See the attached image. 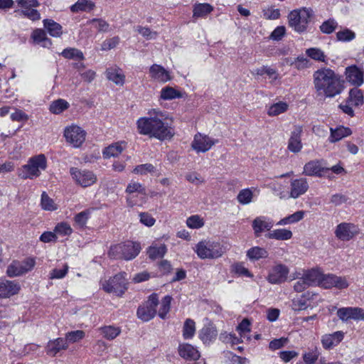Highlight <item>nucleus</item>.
<instances>
[{
	"label": "nucleus",
	"mask_w": 364,
	"mask_h": 364,
	"mask_svg": "<svg viewBox=\"0 0 364 364\" xmlns=\"http://www.w3.org/2000/svg\"><path fill=\"white\" fill-rule=\"evenodd\" d=\"M148 114L149 117H141L136 122L139 134L159 140L171 139L173 132L171 127L164 122L166 119V114L156 109L149 111Z\"/></svg>",
	"instance_id": "nucleus-1"
},
{
	"label": "nucleus",
	"mask_w": 364,
	"mask_h": 364,
	"mask_svg": "<svg viewBox=\"0 0 364 364\" xmlns=\"http://www.w3.org/2000/svg\"><path fill=\"white\" fill-rule=\"evenodd\" d=\"M314 85L317 93L326 97H333L343 90V82L333 70L323 68L314 73Z\"/></svg>",
	"instance_id": "nucleus-2"
},
{
	"label": "nucleus",
	"mask_w": 364,
	"mask_h": 364,
	"mask_svg": "<svg viewBox=\"0 0 364 364\" xmlns=\"http://www.w3.org/2000/svg\"><path fill=\"white\" fill-rule=\"evenodd\" d=\"M47 160L43 154H38L31 157L27 164L22 166L18 171V176L22 179H33L41 174V171L46 170Z\"/></svg>",
	"instance_id": "nucleus-3"
},
{
	"label": "nucleus",
	"mask_w": 364,
	"mask_h": 364,
	"mask_svg": "<svg viewBox=\"0 0 364 364\" xmlns=\"http://www.w3.org/2000/svg\"><path fill=\"white\" fill-rule=\"evenodd\" d=\"M313 14V10L310 8L293 10L288 15L289 26L297 33L305 32Z\"/></svg>",
	"instance_id": "nucleus-4"
},
{
	"label": "nucleus",
	"mask_w": 364,
	"mask_h": 364,
	"mask_svg": "<svg viewBox=\"0 0 364 364\" xmlns=\"http://www.w3.org/2000/svg\"><path fill=\"white\" fill-rule=\"evenodd\" d=\"M227 250L226 247L218 242L203 240L196 246V252L200 259H217Z\"/></svg>",
	"instance_id": "nucleus-5"
},
{
	"label": "nucleus",
	"mask_w": 364,
	"mask_h": 364,
	"mask_svg": "<svg viewBox=\"0 0 364 364\" xmlns=\"http://www.w3.org/2000/svg\"><path fill=\"white\" fill-rule=\"evenodd\" d=\"M141 247L137 242L127 241L111 247L109 255L114 259L131 260L140 252Z\"/></svg>",
	"instance_id": "nucleus-6"
},
{
	"label": "nucleus",
	"mask_w": 364,
	"mask_h": 364,
	"mask_svg": "<svg viewBox=\"0 0 364 364\" xmlns=\"http://www.w3.org/2000/svg\"><path fill=\"white\" fill-rule=\"evenodd\" d=\"M126 276L127 274L123 272L117 274L108 279H101L100 286L105 291L121 296L127 289Z\"/></svg>",
	"instance_id": "nucleus-7"
},
{
	"label": "nucleus",
	"mask_w": 364,
	"mask_h": 364,
	"mask_svg": "<svg viewBox=\"0 0 364 364\" xmlns=\"http://www.w3.org/2000/svg\"><path fill=\"white\" fill-rule=\"evenodd\" d=\"M36 264L33 258H26L24 260H14L6 269V274L9 277H20L31 271Z\"/></svg>",
	"instance_id": "nucleus-8"
},
{
	"label": "nucleus",
	"mask_w": 364,
	"mask_h": 364,
	"mask_svg": "<svg viewBox=\"0 0 364 364\" xmlns=\"http://www.w3.org/2000/svg\"><path fill=\"white\" fill-rule=\"evenodd\" d=\"M63 136L67 143L74 148H78L85 141L86 132L80 127L72 124L65 128Z\"/></svg>",
	"instance_id": "nucleus-9"
},
{
	"label": "nucleus",
	"mask_w": 364,
	"mask_h": 364,
	"mask_svg": "<svg viewBox=\"0 0 364 364\" xmlns=\"http://www.w3.org/2000/svg\"><path fill=\"white\" fill-rule=\"evenodd\" d=\"M159 304L157 294H152L149 299L137 310L138 317L144 321H149L154 317L156 314V306Z\"/></svg>",
	"instance_id": "nucleus-10"
},
{
	"label": "nucleus",
	"mask_w": 364,
	"mask_h": 364,
	"mask_svg": "<svg viewBox=\"0 0 364 364\" xmlns=\"http://www.w3.org/2000/svg\"><path fill=\"white\" fill-rule=\"evenodd\" d=\"M360 232L358 225L351 223L338 224L334 231L335 236L341 241L348 242L353 240Z\"/></svg>",
	"instance_id": "nucleus-11"
},
{
	"label": "nucleus",
	"mask_w": 364,
	"mask_h": 364,
	"mask_svg": "<svg viewBox=\"0 0 364 364\" xmlns=\"http://www.w3.org/2000/svg\"><path fill=\"white\" fill-rule=\"evenodd\" d=\"M70 173L75 183L84 188L93 185L97 181L96 176L88 170L73 167L70 169Z\"/></svg>",
	"instance_id": "nucleus-12"
},
{
	"label": "nucleus",
	"mask_w": 364,
	"mask_h": 364,
	"mask_svg": "<svg viewBox=\"0 0 364 364\" xmlns=\"http://www.w3.org/2000/svg\"><path fill=\"white\" fill-rule=\"evenodd\" d=\"M218 141L201 133H197L191 142V148L196 153H205L209 151Z\"/></svg>",
	"instance_id": "nucleus-13"
},
{
	"label": "nucleus",
	"mask_w": 364,
	"mask_h": 364,
	"mask_svg": "<svg viewBox=\"0 0 364 364\" xmlns=\"http://www.w3.org/2000/svg\"><path fill=\"white\" fill-rule=\"evenodd\" d=\"M289 273V268L282 264H277L269 270L267 280L272 284H279L284 282Z\"/></svg>",
	"instance_id": "nucleus-14"
},
{
	"label": "nucleus",
	"mask_w": 364,
	"mask_h": 364,
	"mask_svg": "<svg viewBox=\"0 0 364 364\" xmlns=\"http://www.w3.org/2000/svg\"><path fill=\"white\" fill-rule=\"evenodd\" d=\"M337 316L343 322L350 319L364 320V309L360 307H342L338 309Z\"/></svg>",
	"instance_id": "nucleus-15"
},
{
	"label": "nucleus",
	"mask_w": 364,
	"mask_h": 364,
	"mask_svg": "<svg viewBox=\"0 0 364 364\" xmlns=\"http://www.w3.org/2000/svg\"><path fill=\"white\" fill-rule=\"evenodd\" d=\"M274 226L273 220L264 215L256 217L252 223V228L255 237H259L266 231L268 232Z\"/></svg>",
	"instance_id": "nucleus-16"
},
{
	"label": "nucleus",
	"mask_w": 364,
	"mask_h": 364,
	"mask_svg": "<svg viewBox=\"0 0 364 364\" xmlns=\"http://www.w3.org/2000/svg\"><path fill=\"white\" fill-rule=\"evenodd\" d=\"M309 187L308 181L305 178L292 179L290 182L287 198L294 199L298 198L306 193Z\"/></svg>",
	"instance_id": "nucleus-17"
},
{
	"label": "nucleus",
	"mask_w": 364,
	"mask_h": 364,
	"mask_svg": "<svg viewBox=\"0 0 364 364\" xmlns=\"http://www.w3.org/2000/svg\"><path fill=\"white\" fill-rule=\"evenodd\" d=\"M21 290V285L16 281L0 278V299L9 298L17 294Z\"/></svg>",
	"instance_id": "nucleus-18"
},
{
	"label": "nucleus",
	"mask_w": 364,
	"mask_h": 364,
	"mask_svg": "<svg viewBox=\"0 0 364 364\" xmlns=\"http://www.w3.org/2000/svg\"><path fill=\"white\" fill-rule=\"evenodd\" d=\"M303 128L301 126L296 125L291 132L288 141V149L293 153H299L301 151L303 144L301 143V134Z\"/></svg>",
	"instance_id": "nucleus-19"
},
{
	"label": "nucleus",
	"mask_w": 364,
	"mask_h": 364,
	"mask_svg": "<svg viewBox=\"0 0 364 364\" xmlns=\"http://www.w3.org/2000/svg\"><path fill=\"white\" fill-rule=\"evenodd\" d=\"M328 171V168L323 166L322 161L311 160L304 165L303 174L307 176L321 177Z\"/></svg>",
	"instance_id": "nucleus-20"
},
{
	"label": "nucleus",
	"mask_w": 364,
	"mask_h": 364,
	"mask_svg": "<svg viewBox=\"0 0 364 364\" xmlns=\"http://www.w3.org/2000/svg\"><path fill=\"white\" fill-rule=\"evenodd\" d=\"M346 80L351 85L360 86L364 82V70L356 65H350L346 68Z\"/></svg>",
	"instance_id": "nucleus-21"
},
{
	"label": "nucleus",
	"mask_w": 364,
	"mask_h": 364,
	"mask_svg": "<svg viewBox=\"0 0 364 364\" xmlns=\"http://www.w3.org/2000/svg\"><path fill=\"white\" fill-rule=\"evenodd\" d=\"M149 76L152 80L162 83L171 80L170 73L158 64H154L149 68Z\"/></svg>",
	"instance_id": "nucleus-22"
},
{
	"label": "nucleus",
	"mask_w": 364,
	"mask_h": 364,
	"mask_svg": "<svg viewBox=\"0 0 364 364\" xmlns=\"http://www.w3.org/2000/svg\"><path fill=\"white\" fill-rule=\"evenodd\" d=\"M344 333L342 331H336L333 333L325 334L321 337L323 347L329 350L338 345L343 339Z\"/></svg>",
	"instance_id": "nucleus-23"
},
{
	"label": "nucleus",
	"mask_w": 364,
	"mask_h": 364,
	"mask_svg": "<svg viewBox=\"0 0 364 364\" xmlns=\"http://www.w3.org/2000/svg\"><path fill=\"white\" fill-rule=\"evenodd\" d=\"M178 353L182 358L191 360H197L200 357V353L198 349L188 343L180 344Z\"/></svg>",
	"instance_id": "nucleus-24"
},
{
	"label": "nucleus",
	"mask_w": 364,
	"mask_h": 364,
	"mask_svg": "<svg viewBox=\"0 0 364 364\" xmlns=\"http://www.w3.org/2000/svg\"><path fill=\"white\" fill-rule=\"evenodd\" d=\"M68 348V344L65 338H58L48 341L46 346V353L51 356H55L60 350H65Z\"/></svg>",
	"instance_id": "nucleus-25"
},
{
	"label": "nucleus",
	"mask_w": 364,
	"mask_h": 364,
	"mask_svg": "<svg viewBox=\"0 0 364 364\" xmlns=\"http://www.w3.org/2000/svg\"><path fill=\"white\" fill-rule=\"evenodd\" d=\"M31 38L34 43L40 45L43 48H48L52 46V41L47 37L46 31L41 28L33 30Z\"/></svg>",
	"instance_id": "nucleus-26"
},
{
	"label": "nucleus",
	"mask_w": 364,
	"mask_h": 364,
	"mask_svg": "<svg viewBox=\"0 0 364 364\" xmlns=\"http://www.w3.org/2000/svg\"><path fill=\"white\" fill-rule=\"evenodd\" d=\"M314 294L309 291L298 296L292 299L291 309L299 311L307 309L309 306L308 301L312 299Z\"/></svg>",
	"instance_id": "nucleus-27"
},
{
	"label": "nucleus",
	"mask_w": 364,
	"mask_h": 364,
	"mask_svg": "<svg viewBox=\"0 0 364 364\" xmlns=\"http://www.w3.org/2000/svg\"><path fill=\"white\" fill-rule=\"evenodd\" d=\"M217 336L218 331L212 325L204 326L199 332V338L205 345L212 343L216 339Z\"/></svg>",
	"instance_id": "nucleus-28"
},
{
	"label": "nucleus",
	"mask_w": 364,
	"mask_h": 364,
	"mask_svg": "<svg viewBox=\"0 0 364 364\" xmlns=\"http://www.w3.org/2000/svg\"><path fill=\"white\" fill-rule=\"evenodd\" d=\"M214 7L208 3H196L193 6V17L195 18H206L213 11Z\"/></svg>",
	"instance_id": "nucleus-29"
},
{
	"label": "nucleus",
	"mask_w": 364,
	"mask_h": 364,
	"mask_svg": "<svg viewBox=\"0 0 364 364\" xmlns=\"http://www.w3.org/2000/svg\"><path fill=\"white\" fill-rule=\"evenodd\" d=\"M43 26L48 34L53 38H60L63 33L62 26L53 19H44Z\"/></svg>",
	"instance_id": "nucleus-30"
},
{
	"label": "nucleus",
	"mask_w": 364,
	"mask_h": 364,
	"mask_svg": "<svg viewBox=\"0 0 364 364\" xmlns=\"http://www.w3.org/2000/svg\"><path fill=\"white\" fill-rule=\"evenodd\" d=\"M322 275L323 274L318 268H314L305 271L302 277L310 286H319Z\"/></svg>",
	"instance_id": "nucleus-31"
},
{
	"label": "nucleus",
	"mask_w": 364,
	"mask_h": 364,
	"mask_svg": "<svg viewBox=\"0 0 364 364\" xmlns=\"http://www.w3.org/2000/svg\"><path fill=\"white\" fill-rule=\"evenodd\" d=\"M255 192L259 193V191L255 188L242 189L237 196V202L243 205L251 203L254 200Z\"/></svg>",
	"instance_id": "nucleus-32"
},
{
	"label": "nucleus",
	"mask_w": 364,
	"mask_h": 364,
	"mask_svg": "<svg viewBox=\"0 0 364 364\" xmlns=\"http://www.w3.org/2000/svg\"><path fill=\"white\" fill-rule=\"evenodd\" d=\"M126 146L127 143L125 141H119L112 144L105 149L103 156L107 159L117 157L123 151Z\"/></svg>",
	"instance_id": "nucleus-33"
},
{
	"label": "nucleus",
	"mask_w": 364,
	"mask_h": 364,
	"mask_svg": "<svg viewBox=\"0 0 364 364\" xmlns=\"http://www.w3.org/2000/svg\"><path fill=\"white\" fill-rule=\"evenodd\" d=\"M95 7V4L92 0H77L70 6L73 13L90 12Z\"/></svg>",
	"instance_id": "nucleus-34"
},
{
	"label": "nucleus",
	"mask_w": 364,
	"mask_h": 364,
	"mask_svg": "<svg viewBox=\"0 0 364 364\" xmlns=\"http://www.w3.org/2000/svg\"><path fill=\"white\" fill-rule=\"evenodd\" d=\"M293 236V233L290 230L280 228L269 231L265 235V237L270 240H288Z\"/></svg>",
	"instance_id": "nucleus-35"
},
{
	"label": "nucleus",
	"mask_w": 364,
	"mask_h": 364,
	"mask_svg": "<svg viewBox=\"0 0 364 364\" xmlns=\"http://www.w3.org/2000/svg\"><path fill=\"white\" fill-rule=\"evenodd\" d=\"M246 256L250 261H256L268 257L269 253L265 248L255 246L247 251Z\"/></svg>",
	"instance_id": "nucleus-36"
},
{
	"label": "nucleus",
	"mask_w": 364,
	"mask_h": 364,
	"mask_svg": "<svg viewBox=\"0 0 364 364\" xmlns=\"http://www.w3.org/2000/svg\"><path fill=\"white\" fill-rule=\"evenodd\" d=\"M346 100H348V103L353 105L355 107L362 105L364 102V96L362 90L358 88L351 89Z\"/></svg>",
	"instance_id": "nucleus-37"
},
{
	"label": "nucleus",
	"mask_w": 364,
	"mask_h": 364,
	"mask_svg": "<svg viewBox=\"0 0 364 364\" xmlns=\"http://www.w3.org/2000/svg\"><path fill=\"white\" fill-rule=\"evenodd\" d=\"M167 252V248L166 245L160 244L156 245L154 244L150 246L147 250V254L149 257L152 259L162 258Z\"/></svg>",
	"instance_id": "nucleus-38"
},
{
	"label": "nucleus",
	"mask_w": 364,
	"mask_h": 364,
	"mask_svg": "<svg viewBox=\"0 0 364 364\" xmlns=\"http://www.w3.org/2000/svg\"><path fill=\"white\" fill-rule=\"evenodd\" d=\"M351 133L352 132L349 128L344 127H339L336 129H331V136L328 140L330 142L334 143L350 135Z\"/></svg>",
	"instance_id": "nucleus-39"
},
{
	"label": "nucleus",
	"mask_w": 364,
	"mask_h": 364,
	"mask_svg": "<svg viewBox=\"0 0 364 364\" xmlns=\"http://www.w3.org/2000/svg\"><path fill=\"white\" fill-rule=\"evenodd\" d=\"M70 104L65 100L58 99L53 101L49 106V111L54 114H60L68 109Z\"/></svg>",
	"instance_id": "nucleus-40"
},
{
	"label": "nucleus",
	"mask_w": 364,
	"mask_h": 364,
	"mask_svg": "<svg viewBox=\"0 0 364 364\" xmlns=\"http://www.w3.org/2000/svg\"><path fill=\"white\" fill-rule=\"evenodd\" d=\"M107 78L117 85H122L124 83V75L122 71L116 68H111L107 70Z\"/></svg>",
	"instance_id": "nucleus-41"
},
{
	"label": "nucleus",
	"mask_w": 364,
	"mask_h": 364,
	"mask_svg": "<svg viewBox=\"0 0 364 364\" xmlns=\"http://www.w3.org/2000/svg\"><path fill=\"white\" fill-rule=\"evenodd\" d=\"M99 331L105 338L113 340L120 334L121 328L114 326H105L100 328Z\"/></svg>",
	"instance_id": "nucleus-42"
},
{
	"label": "nucleus",
	"mask_w": 364,
	"mask_h": 364,
	"mask_svg": "<svg viewBox=\"0 0 364 364\" xmlns=\"http://www.w3.org/2000/svg\"><path fill=\"white\" fill-rule=\"evenodd\" d=\"M127 195L137 194L141 195L142 196H146L145 187L139 182L131 181L125 189Z\"/></svg>",
	"instance_id": "nucleus-43"
},
{
	"label": "nucleus",
	"mask_w": 364,
	"mask_h": 364,
	"mask_svg": "<svg viewBox=\"0 0 364 364\" xmlns=\"http://www.w3.org/2000/svg\"><path fill=\"white\" fill-rule=\"evenodd\" d=\"M60 55L63 58L70 60H82L85 58L83 53L75 48H66L60 53Z\"/></svg>",
	"instance_id": "nucleus-44"
},
{
	"label": "nucleus",
	"mask_w": 364,
	"mask_h": 364,
	"mask_svg": "<svg viewBox=\"0 0 364 364\" xmlns=\"http://www.w3.org/2000/svg\"><path fill=\"white\" fill-rule=\"evenodd\" d=\"M304 215L305 213L303 210L296 211L294 213L281 219L277 225L282 226L297 223L304 218Z\"/></svg>",
	"instance_id": "nucleus-45"
},
{
	"label": "nucleus",
	"mask_w": 364,
	"mask_h": 364,
	"mask_svg": "<svg viewBox=\"0 0 364 364\" xmlns=\"http://www.w3.org/2000/svg\"><path fill=\"white\" fill-rule=\"evenodd\" d=\"M181 97H182L181 92L172 87L166 86L161 90V98L164 100H171Z\"/></svg>",
	"instance_id": "nucleus-46"
},
{
	"label": "nucleus",
	"mask_w": 364,
	"mask_h": 364,
	"mask_svg": "<svg viewBox=\"0 0 364 364\" xmlns=\"http://www.w3.org/2000/svg\"><path fill=\"white\" fill-rule=\"evenodd\" d=\"M41 205L44 210L47 211H54L58 208V204L46 192L41 194Z\"/></svg>",
	"instance_id": "nucleus-47"
},
{
	"label": "nucleus",
	"mask_w": 364,
	"mask_h": 364,
	"mask_svg": "<svg viewBox=\"0 0 364 364\" xmlns=\"http://www.w3.org/2000/svg\"><path fill=\"white\" fill-rule=\"evenodd\" d=\"M196 332L195 321L191 318H187L183 324V336L185 339H190L193 337Z\"/></svg>",
	"instance_id": "nucleus-48"
},
{
	"label": "nucleus",
	"mask_w": 364,
	"mask_h": 364,
	"mask_svg": "<svg viewBox=\"0 0 364 364\" xmlns=\"http://www.w3.org/2000/svg\"><path fill=\"white\" fill-rule=\"evenodd\" d=\"M305 53L308 57L316 61L325 63L326 60L324 53L318 48H308Z\"/></svg>",
	"instance_id": "nucleus-49"
},
{
	"label": "nucleus",
	"mask_w": 364,
	"mask_h": 364,
	"mask_svg": "<svg viewBox=\"0 0 364 364\" xmlns=\"http://www.w3.org/2000/svg\"><path fill=\"white\" fill-rule=\"evenodd\" d=\"M288 107L287 103L284 102L274 103L269 107L267 114L269 116H277L285 112Z\"/></svg>",
	"instance_id": "nucleus-50"
},
{
	"label": "nucleus",
	"mask_w": 364,
	"mask_h": 364,
	"mask_svg": "<svg viewBox=\"0 0 364 364\" xmlns=\"http://www.w3.org/2000/svg\"><path fill=\"white\" fill-rule=\"evenodd\" d=\"M336 38L338 41L349 42L355 38V33L348 28H343L336 33Z\"/></svg>",
	"instance_id": "nucleus-51"
},
{
	"label": "nucleus",
	"mask_w": 364,
	"mask_h": 364,
	"mask_svg": "<svg viewBox=\"0 0 364 364\" xmlns=\"http://www.w3.org/2000/svg\"><path fill=\"white\" fill-rule=\"evenodd\" d=\"M250 323L248 319H243L237 327L241 339L250 340V337L247 335L250 332Z\"/></svg>",
	"instance_id": "nucleus-52"
},
{
	"label": "nucleus",
	"mask_w": 364,
	"mask_h": 364,
	"mask_svg": "<svg viewBox=\"0 0 364 364\" xmlns=\"http://www.w3.org/2000/svg\"><path fill=\"white\" fill-rule=\"evenodd\" d=\"M204 220L198 215L188 217L186 220V225L191 229H199L204 225Z\"/></svg>",
	"instance_id": "nucleus-53"
},
{
	"label": "nucleus",
	"mask_w": 364,
	"mask_h": 364,
	"mask_svg": "<svg viewBox=\"0 0 364 364\" xmlns=\"http://www.w3.org/2000/svg\"><path fill=\"white\" fill-rule=\"evenodd\" d=\"M54 232L56 235L68 236L73 232V229L68 223L61 222L55 225Z\"/></svg>",
	"instance_id": "nucleus-54"
},
{
	"label": "nucleus",
	"mask_w": 364,
	"mask_h": 364,
	"mask_svg": "<svg viewBox=\"0 0 364 364\" xmlns=\"http://www.w3.org/2000/svg\"><path fill=\"white\" fill-rule=\"evenodd\" d=\"M87 23L92 25L99 32H107L109 28V23L102 18H93L88 21Z\"/></svg>",
	"instance_id": "nucleus-55"
},
{
	"label": "nucleus",
	"mask_w": 364,
	"mask_h": 364,
	"mask_svg": "<svg viewBox=\"0 0 364 364\" xmlns=\"http://www.w3.org/2000/svg\"><path fill=\"white\" fill-rule=\"evenodd\" d=\"M172 298L170 296H166L161 302L160 309L159 310V316L161 318H165L168 313L171 307Z\"/></svg>",
	"instance_id": "nucleus-56"
},
{
	"label": "nucleus",
	"mask_w": 364,
	"mask_h": 364,
	"mask_svg": "<svg viewBox=\"0 0 364 364\" xmlns=\"http://www.w3.org/2000/svg\"><path fill=\"white\" fill-rule=\"evenodd\" d=\"M134 30L137 31L139 34H141L146 40H153L156 38V37L158 36L157 32L151 31L148 27L137 26L134 28Z\"/></svg>",
	"instance_id": "nucleus-57"
},
{
	"label": "nucleus",
	"mask_w": 364,
	"mask_h": 364,
	"mask_svg": "<svg viewBox=\"0 0 364 364\" xmlns=\"http://www.w3.org/2000/svg\"><path fill=\"white\" fill-rule=\"evenodd\" d=\"M219 339L223 343H230L232 346L236 345L241 341V338H237L235 334L228 333L226 331L223 332L219 336Z\"/></svg>",
	"instance_id": "nucleus-58"
},
{
	"label": "nucleus",
	"mask_w": 364,
	"mask_h": 364,
	"mask_svg": "<svg viewBox=\"0 0 364 364\" xmlns=\"http://www.w3.org/2000/svg\"><path fill=\"white\" fill-rule=\"evenodd\" d=\"M320 355L319 350L315 347L309 352L305 353L303 355V360L306 364H315Z\"/></svg>",
	"instance_id": "nucleus-59"
},
{
	"label": "nucleus",
	"mask_w": 364,
	"mask_h": 364,
	"mask_svg": "<svg viewBox=\"0 0 364 364\" xmlns=\"http://www.w3.org/2000/svg\"><path fill=\"white\" fill-rule=\"evenodd\" d=\"M91 214V210L87 209L83 210L79 213H77L75 218L74 220L75 223L80 228L85 226L88 219L90 218Z\"/></svg>",
	"instance_id": "nucleus-60"
},
{
	"label": "nucleus",
	"mask_w": 364,
	"mask_h": 364,
	"mask_svg": "<svg viewBox=\"0 0 364 364\" xmlns=\"http://www.w3.org/2000/svg\"><path fill=\"white\" fill-rule=\"evenodd\" d=\"M85 332L81 330H77L68 332L65 334V340L69 343H76L85 337Z\"/></svg>",
	"instance_id": "nucleus-61"
},
{
	"label": "nucleus",
	"mask_w": 364,
	"mask_h": 364,
	"mask_svg": "<svg viewBox=\"0 0 364 364\" xmlns=\"http://www.w3.org/2000/svg\"><path fill=\"white\" fill-rule=\"evenodd\" d=\"M263 17L267 20H275L279 18L280 11L278 9L269 6L263 9L262 10Z\"/></svg>",
	"instance_id": "nucleus-62"
},
{
	"label": "nucleus",
	"mask_w": 364,
	"mask_h": 364,
	"mask_svg": "<svg viewBox=\"0 0 364 364\" xmlns=\"http://www.w3.org/2000/svg\"><path fill=\"white\" fill-rule=\"evenodd\" d=\"M233 271L239 276L252 278L253 274L246 268L243 263L238 262L232 266Z\"/></svg>",
	"instance_id": "nucleus-63"
},
{
	"label": "nucleus",
	"mask_w": 364,
	"mask_h": 364,
	"mask_svg": "<svg viewBox=\"0 0 364 364\" xmlns=\"http://www.w3.org/2000/svg\"><path fill=\"white\" fill-rule=\"evenodd\" d=\"M338 26L337 22L333 19H329L324 21L321 26L320 29L324 33H333Z\"/></svg>",
	"instance_id": "nucleus-64"
}]
</instances>
